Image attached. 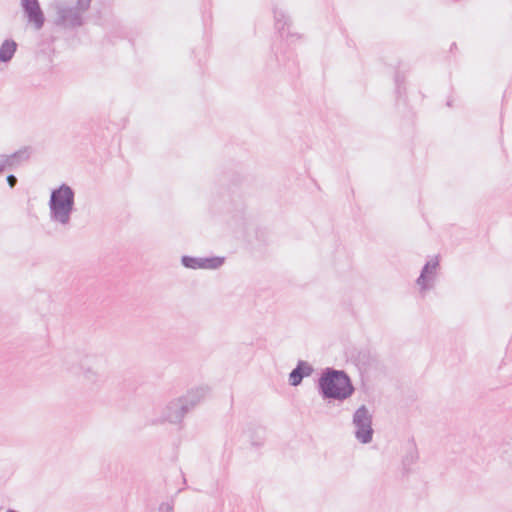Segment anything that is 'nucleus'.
Returning a JSON list of instances; mask_svg holds the SVG:
<instances>
[{
  "mask_svg": "<svg viewBox=\"0 0 512 512\" xmlns=\"http://www.w3.org/2000/svg\"><path fill=\"white\" fill-rule=\"evenodd\" d=\"M316 388L324 401L337 400L343 402L350 398L355 387L345 370L326 367L322 370L316 382Z\"/></svg>",
  "mask_w": 512,
  "mask_h": 512,
  "instance_id": "obj_1",
  "label": "nucleus"
},
{
  "mask_svg": "<svg viewBox=\"0 0 512 512\" xmlns=\"http://www.w3.org/2000/svg\"><path fill=\"white\" fill-rule=\"evenodd\" d=\"M50 219L68 225L75 206V191L66 183L52 189L49 199Z\"/></svg>",
  "mask_w": 512,
  "mask_h": 512,
  "instance_id": "obj_2",
  "label": "nucleus"
},
{
  "mask_svg": "<svg viewBox=\"0 0 512 512\" xmlns=\"http://www.w3.org/2000/svg\"><path fill=\"white\" fill-rule=\"evenodd\" d=\"M372 414L365 405H361L353 414L352 423L355 426V438L362 444L373 440Z\"/></svg>",
  "mask_w": 512,
  "mask_h": 512,
  "instance_id": "obj_3",
  "label": "nucleus"
},
{
  "mask_svg": "<svg viewBox=\"0 0 512 512\" xmlns=\"http://www.w3.org/2000/svg\"><path fill=\"white\" fill-rule=\"evenodd\" d=\"M91 0H77V7H62L58 9V25L79 27L83 24L81 12L89 9Z\"/></svg>",
  "mask_w": 512,
  "mask_h": 512,
  "instance_id": "obj_4",
  "label": "nucleus"
},
{
  "mask_svg": "<svg viewBox=\"0 0 512 512\" xmlns=\"http://www.w3.org/2000/svg\"><path fill=\"white\" fill-rule=\"evenodd\" d=\"M77 358V355H72L66 358V369L75 375L83 374L84 378L91 383H97L100 381L101 376L86 364L87 359H84V361H80L78 364H75V360Z\"/></svg>",
  "mask_w": 512,
  "mask_h": 512,
  "instance_id": "obj_5",
  "label": "nucleus"
},
{
  "mask_svg": "<svg viewBox=\"0 0 512 512\" xmlns=\"http://www.w3.org/2000/svg\"><path fill=\"white\" fill-rule=\"evenodd\" d=\"M24 17L27 22L33 26L35 30H41L45 24V15L38 2L21 6Z\"/></svg>",
  "mask_w": 512,
  "mask_h": 512,
  "instance_id": "obj_6",
  "label": "nucleus"
},
{
  "mask_svg": "<svg viewBox=\"0 0 512 512\" xmlns=\"http://www.w3.org/2000/svg\"><path fill=\"white\" fill-rule=\"evenodd\" d=\"M439 266L438 258L427 261L421 269L420 275L416 283L420 286L421 291L429 290L432 288L431 282L434 280V275L437 267Z\"/></svg>",
  "mask_w": 512,
  "mask_h": 512,
  "instance_id": "obj_7",
  "label": "nucleus"
},
{
  "mask_svg": "<svg viewBox=\"0 0 512 512\" xmlns=\"http://www.w3.org/2000/svg\"><path fill=\"white\" fill-rule=\"evenodd\" d=\"M314 372V368L307 361L299 360L296 367L289 373L288 382L293 387L299 386L305 377H309Z\"/></svg>",
  "mask_w": 512,
  "mask_h": 512,
  "instance_id": "obj_8",
  "label": "nucleus"
},
{
  "mask_svg": "<svg viewBox=\"0 0 512 512\" xmlns=\"http://www.w3.org/2000/svg\"><path fill=\"white\" fill-rule=\"evenodd\" d=\"M187 413V406L183 404L181 398H178L168 403L164 415L167 421L177 424L182 421Z\"/></svg>",
  "mask_w": 512,
  "mask_h": 512,
  "instance_id": "obj_9",
  "label": "nucleus"
},
{
  "mask_svg": "<svg viewBox=\"0 0 512 512\" xmlns=\"http://www.w3.org/2000/svg\"><path fill=\"white\" fill-rule=\"evenodd\" d=\"M0 157L4 164L5 170L13 169L30 158V149L29 147H24L10 155L0 154Z\"/></svg>",
  "mask_w": 512,
  "mask_h": 512,
  "instance_id": "obj_10",
  "label": "nucleus"
},
{
  "mask_svg": "<svg viewBox=\"0 0 512 512\" xmlns=\"http://www.w3.org/2000/svg\"><path fill=\"white\" fill-rule=\"evenodd\" d=\"M275 28L281 38H289L295 36L290 33L291 19L284 11L274 8Z\"/></svg>",
  "mask_w": 512,
  "mask_h": 512,
  "instance_id": "obj_11",
  "label": "nucleus"
},
{
  "mask_svg": "<svg viewBox=\"0 0 512 512\" xmlns=\"http://www.w3.org/2000/svg\"><path fill=\"white\" fill-rule=\"evenodd\" d=\"M17 43L13 39H6L0 46V62L8 63L17 51Z\"/></svg>",
  "mask_w": 512,
  "mask_h": 512,
  "instance_id": "obj_12",
  "label": "nucleus"
},
{
  "mask_svg": "<svg viewBox=\"0 0 512 512\" xmlns=\"http://www.w3.org/2000/svg\"><path fill=\"white\" fill-rule=\"evenodd\" d=\"M206 390L204 388H197L191 390L187 395L180 397L183 404L187 406V412L194 408L201 399L205 396Z\"/></svg>",
  "mask_w": 512,
  "mask_h": 512,
  "instance_id": "obj_13",
  "label": "nucleus"
},
{
  "mask_svg": "<svg viewBox=\"0 0 512 512\" xmlns=\"http://www.w3.org/2000/svg\"><path fill=\"white\" fill-rule=\"evenodd\" d=\"M353 357L358 366L365 368L370 367L375 360L367 348L358 350Z\"/></svg>",
  "mask_w": 512,
  "mask_h": 512,
  "instance_id": "obj_14",
  "label": "nucleus"
},
{
  "mask_svg": "<svg viewBox=\"0 0 512 512\" xmlns=\"http://www.w3.org/2000/svg\"><path fill=\"white\" fill-rule=\"evenodd\" d=\"M225 258L220 256L200 257V269H217L224 264Z\"/></svg>",
  "mask_w": 512,
  "mask_h": 512,
  "instance_id": "obj_15",
  "label": "nucleus"
},
{
  "mask_svg": "<svg viewBox=\"0 0 512 512\" xmlns=\"http://www.w3.org/2000/svg\"><path fill=\"white\" fill-rule=\"evenodd\" d=\"M418 459V452L415 447H412L409 452L403 457L402 464L404 470L408 471L409 467L413 465Z\"/></svg>",
  "mask_w": 512,
  "mask_h": 512,
  "instance_id": "obj_16",
  "label": "nucleus"
},
{
  "mask_svg": "<svg viewBox=\"0 0 512 512\" xmlns=\"http://www.w3.org/2000/svg\"><path fill=\"white\" fill-rule=\"evenodd\" d=\"M181 264L188 269H200V257L184 255L181 257Z\"/></svg>",
  "mask_w": 512,
  "mask_h": 512,
  "instance_id": "obj_17",
  "label": "nucleus"
},
{
  "mask_svg": "<svg viewBox=\"0 0 512 512\" xmlns=\"http://www.w3.org/2000/svg\"><path fill=\"white\" fill-rule=\"evenodd\" d=\"M394 80H395V86H396L395 92L397 94V97H400L402 95V92L403 93L405 92V86H404L405 77H404V75H402L400 73V71H396Z\"/></svg>",
  "mask_w": 512,
  "mask_h": 512,
  "instance_id": "obj_18",
  "label": "nucleus"
},
{
  "mask_svg": "<svg viewBox=\"0 0 512 512\" xmlns=\"http://www.w3.org/2000/svg\"><path fill=\"white\" fill-rule=\"evenodd\" d=\"M174 511V503L171 502H163L159 506V512H173Z\"/></svg>",
  "mask_w": 512,
  "mask_h": 512,
  "instance_id": "obj_19",
  "label": "nucleus"
},
{
  "mask_svg": "<svg viewBox=\"0 0 512 512\" xmlns=\"http://www.w3.org/2000/svg\"><path fill=\"white\" fill-rule=\"evenodd\" d=\"M6 181H7V184L9 185L10 188H14L18 182V179L15 175L13 174H9L7 177H6Z\"/></svg>",
  "mask_w": 512,
  "mask_h": 512,
  "instance_id": "obj_20",
  "label": "nucleus"
},
{
  "mask_svg": "<svg viewBox=\"0 0 512 512\" xmlns=\"http://www.w3.org/2000/svg\"><path fill=\"white\" fill-rule=\"evenodd\" d=\"M503 457L506 461H508L510 464H512V447L510 448V450L504 451Z\"/></svg>",
  "mask_w": 512,
  "mask_h": 512,
  "instance_id": "obj_21",
  "label": "nucleus"
},
{
  "mask_svg": "<svg viewBox=\"0 0 512 512\" xmlns=\"http://www.w3.org/2000/svg\"><path fill=\"white\" fill-rule=\"evenodd\" d=\"M39 0H20V5L21 6H24L26 4H30V3H34V2H38Z\"/></svg>",
  "mask_w": 512,
  "mask_h": 512,
  "instance_id": "obj_22",
  "label": "nucleus"
},
{
  "mask_svg": "<svg viewBox=\"0 0 512 512\" xmlns=\"http://www.w3.org/2000/svg\"><path fill=\"white\" fill-rule=\"evenodd\" d=\"M262 444H263V442H261V441H252V445L256 446V447H260V446H262Z\"/></svg>",
  "mask_w": 512,
  "mask_h": 512,
  "instance_id": "obj_23",
  "label": "nucleus"
},
{
  "mask_svg": "<svg viewBox=\"0 0 512 512\" xmlns=\"http://www.w3.org/2000/svg\"><path fill=\"white\" fill-rule=\"evenodd\" d=\"M456 48H457V45H456V43L454 42V43H452V44H451L450 51H453V50H454V49H456Z\"/></svg>",
  "mask_w": 512,
  "mask_h": 512,
  "instance_id": "obj_24",
  "label": "nucleus"
},
{
  "mask_svg": "<svg viewBox=\"0 0 512 512\" xmlns=\"http://www.w3.org/2000/svg\"><path fill=\"white\" fill-rule=\"evenodd\" d=\"M276 59L281 62V59L279 58L278 54L276 53Z\"/></svg>",
  "mask_w": 512,
  "mask_h": 512,
  "instance_id": "obj_25",
  "label": "nucleus"
},
{
  "mask_svg": "<svg viewBox=\"0 0 512 512\" xmlns=\"http://www.w3.org/2000/svg\"><path fill=\"white\" fill-rule=\"evenodd\" d=\"M6 512H17L16 510L8 509Z\"/></svg>",
  "mask_w": 512,
  "mask_h": 512,
  "instance_id": "obj_26",
  "label": "nucleus"
},
{
  "mask_svg": "<svg viewBox=\"0 0 512 512\" xmlns=\"http://www.w3.org/2000/svg\"><path fill=\"white\" fill-rule=\"evenodd\" d=\"M447 105H448L449 107H450V106H452L451 101H448V102H447Z\"/></svg>",
  "mask_w": 512,
  "mask_h": 512,
  "instance_id": "obj_27",
  "label": "nucleus"
}]
</instances>
